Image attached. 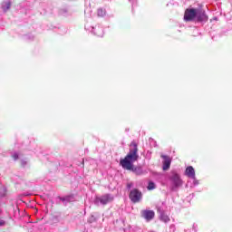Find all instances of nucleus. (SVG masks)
Here are the masks:
<instances>
[{
    "mask_svg": "<svg viewBox=\"0 0 232 232\" xmlns=\"http://www.w3.org/2000/svg\"><path fill=\"white\" fill-rule=\"evenodd\" d=\"M137 160H139V147L137 142L131 141L128 154L124 159L120 160V166H121L123 169L132 171L135 175H144L146 171L142 169V167H135L133 165V162H137Z\"/></svg>",
    "mask_w": 232,
    "mask_h": 232,
    "instance_id": "1",
    "label": "nucleus"
},
{
    "mask_svg": "<svg viewBox=\"0 0 232 232\" xmlns=\"http://www.w3.org/2000/svg\"><path fill=\"white\" fill-rule=\"evenodd\" d=\"M169 180L170 182V188L173 191L179 189V188H180L183 184L180 175H179L177 172H172L169 177Z\"/></svg>",
    "mask_w": 232,
    "mask_h": 232,
    "instance_id": "2",
    "label": "nucleus"
},
{
    "mask_svg": "<svg viewBox=\"0 0 232 232\" xmlns=\"http://www.w3.org/2000/svg\"><path fill=\"white\" fill-rule=\"evenodd\" d=\"M114 198L115 197H113L112 194H104L101 197H96L94 199V204L96 206H106L107 204L113 202Z\"/></svg>",
    "mask_w": 232,
    "mask_h": 232,
    "instance_id": "3",
    "label": "nucleus"
},
{
    "mask_svg": "<svg viewBox=\"0 0 232 232\" xmlns=\"http://www.w3.org/2000/svg\"><path fill=\"white\" fill-rule=\"evenodd\" d=\"M129 198L133 204H137L142 200V192L138 188H133L129 194Z\"/></svg>",
    "mask_w": 232,
    "mask_h": 232,
    "instance_id": "4",
    "label": "nucleus"
},
{
    "mask_svg": "<svg viewBox=\"0 0 232 232\" xmlns=\"http://www.w3.org/2000/svg\"><path fill=\"white\" fill-rule=\"evenodd\" d=\"M85 30H89L91 32H93L94 35H97L98 37H102L104 35V30L101 25H96L95 27L90 26V24H85Z\"/></svg>",
    "mask_w": 232,
    "mask_h": 232,
    "instance_id": "5",
    "label": "nucleus"
},
{
    "mask_svg": "<svg viewBox=\"0 0 232 232\" xmlns=\"http://www.w3.org/2000/svg\"><path fill=\"white\" fill-rule=\"evenodd\" d=\"M197 11L198 9L195 8L187 9L185 11L184 20L187 22L195 21V18H197Z\"/></svg>",
    "mask_w": 232,
    "mask_h": 232,
    "instance_id": "6",
    "label": "nucleus"
},
{
    "mask_svg": "<svg viewBox=\"0 0 232 232\" xmlns=\"http://www.w3.org/2000/svg\"><path fill=\"white\" fill-rule=\"evenodd\" d=\"M196 19L198 23H204L208 21V14H206V11H202L200 9H198Z\"/></svg>",
    "mask_w": 232,
    "mask_h": 232,
    "instance_id": "7",
    "label": "nucleus"
},
{
    "mask_svg": "<svg viewBox=\"0 0 232 232\" xmlns=\"http://www.w3.org/2000/svg\"><path fill=\"white\" fill-rule=\"evenodd\" d=\"M141 217L150 222V220H153L155 218V211L153 210H143L141 211Z\"/></svg>",
    "mask_w": 232,
    "mask_h": 232,
    "instance_id": "8",
    "label": "nucleus"
},
{
    "mask_svg": "<svg viewBox=\"0 0 232 232\" xmlns=\"http://www.w3.org/2000/svg\"><path fill=\"white\" fill-rule=\"evenodd\" d=\"M161 159H163V171H168V169L171 166V158L166 155H161Z\"/></svg>",
    "mask_w": 232,
    "mask_h": 232,
    "instance_id": "9",
    "label": "nucleus"
},
{
    "mask_svg": "<svg viewBox=\"0 0 232 232\" xmlns=\"http://www.w3.org/2000/svg\"><path fill=\"white\" fill-rule=\"evenodd\" d=\"M185 175L188 179H195V169L192 166H188L185 170Z\"/></svg>",
    "mask_w": 232,
    "mask_h": 232,
    "instance_id": "10",
    "label": "nucleus"
},
{
    "mask_svg": "<svg viewBox=\"0 0 232 232\" xmlns=\"http://www.w3.org/2000/svg\"><path fill=\"white\" fill-rule=\"evenodd\" d=\"M11 6H12V2L10 1H6L2 4V9L4 12H8Z\"/></svg>",
    "mask_w": 232,
    "mask_h": 232,
    "instance_id": "11",
    "label": "nucleus"
},
{
    "mask_svg": "<svg viewBox=\"0 0 232 232\" xmlns=\"http://www.w3.org/2000/svg\"><path fill=\"white\" fill-rule=\"evenodd\" d=\"M160 218L162 220V222H169V217H168V215H166L164 212L160 214Z\"/></svg>",
    "mask_w": 232,
    "mask_h": 232,
    "instance_id": "12",
    "label": "nucleus"
},
{
    "mask_svg": "<svg viewBox=\"0 0 232 232\" xmlns=\"http://www.w3.org/2000/svg\"><path fill=\"white\" fill-rule=\"evenodd\" d=\"M97 14L98 17H104V15H106V9L98 8Z\"/></svg>",
    "mask_w": 232,
    "mask_h": 232,
    "instance_id": "13",
    "label": "nucleus"
},
{
    "mask_svg": "<svg viewBox=\"0 0 232 232\" xmlns=\"http://www.w3.org/2000/svg\"><path fill=\"white\" fill-rule=\"evenodd\" d=\"M60 200H62V202H64L66 204L67 202H70V200H72V197L67 196L65 198H60Z\"/></svg>",
    "mask_w": 232,
    "mask_h": 232,
    "instance_id": "14",
    "label": "nucleus"
},
{
    "mask_svg": "<svg viewBox=\"0 0 232 232\" xmlns=\"http://www.w3.org/2000/svg\"><path fill=\"white\" fill-rule=\"evenodd\" d=\"M148 189L149 190L155 189V183H153L152 181H150L148 185Z\"/></svg>",
    "mask_w": 232,
    "mask_h": 232,
    "instance_id": "15",
    "label": "nucleus"
},
{
    "mask_svg": "<svg viewBox=\"0 0 232 232\" xmlns=\"http://www.w3.org/2000/svg\"><path fill=\"white\" fill-rule=\"evenodd\" d=\"M14 160H17L19 159V153L17 152H14L13 155H12Z\"/></svg>",
    "mask_w": 232,
    "mask_h": 232,
    "instance_id": "16",
    "label": "nucleus"
},
{
    "mask_svg": "<svg viewBox=\"0 0 232 232\" xmlns=\"http://www.w3.org/2000/svg\"><path fill=\"white\" fill-rule=\"evenodd\" d=\"M157 211L158 213H160V215H162V213H164V209L162 208V207H157Z\"/></svg>",
    "mask_w": 232,
    "mask_h": 232,
    "instance_id": "17",
    "label": "nucleus"
},
{
    "mask_svg": "<svg viewBox=\"0 0 232 232\" xmlns=\"http://www.w3.org/2000/svg\"><path fill=\"white\" fill-rule=\"evenodd\" d=\"M132 188H133L132 182L127 183V189H131Z\"/></svg>",
    "mask_w": 232,
    "mask_h": 232,
    "instance_id": "18",
    "label": "nucleus"
},
{
    "mask_svg": "<svg viewBox=\"0 0 232 232\" xmlns=\"http://www.w3.org/2000/svg\"><path fill=\"white\" fill-rule=\"evenodd\" d=\"M194 181H193V184L194 186H198V180H197V178L195 179H192Z\"/></svg>",
    "mask_w": 232,
    "mask_h": 232,
    "instance_id": "19",
    "label": "nucleus"
},
{
    "mask_svg": "<svg viewBox=\"0 0 232 232\" xmlns=\"http://www.w3.org/2000/svg\"><path fill=\"white\" fill-rule=\"evenodd\" d=\"M192 227H193L194 231L197 232V224H193Z\"/></svg>",
    "mask_w": 232,
    "mask_h": 232,
    "instance_id": "20",
    "label": "nucleus"
},
{
    "mask_svg": "<svg viewBox=\"0 0 232 232\" xmlns=\"http://www.w3.org/2000/svg\"><path fill=\"white\" fill-rule=\"evenodd\" d=\"M0 226H5V220H0Z\"/></svg>",
    "mask_w": 232,
    "mask_h": 232,
    "instance_id": "21",
    "label": "nucleus"
},
{
    "mask_svg": "<svg viewBox=\"0 0 232 232\" xmlns=\"http://www.w3.org/2000/svg\"><path fill=\"white\" fill-rule=\"evenodd\" d=\"M22 166H26V161L22 160Z\"/></svg>",
    "mask_w": 232,
    "mask_h": 232,
    "instance_id": "22",
    "label": "nucleus"
}]
</instances>
